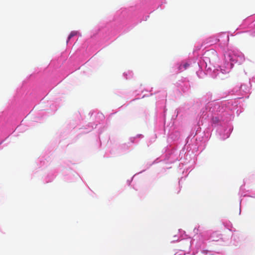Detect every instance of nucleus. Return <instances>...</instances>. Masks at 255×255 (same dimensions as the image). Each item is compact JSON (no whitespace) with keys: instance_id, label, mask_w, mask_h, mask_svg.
I'll return each instance as SVG.
<instances>
[{"instance_id":"obj_2","label":"nucleus","mask_w":255,"mask_h":255,"mask_svg":"<svg viewBox=\"0 0 255 255\" xmlns=\"http://www.w3.org/2000/svg\"><path fill=\"white\" fill-rule=\"evenodd\" d=\"M189 66V64L187 63H186L185 64H184L183 65H181L180 67H179V69L180 70H181L182 69V67L184 69H186L187 67H188Z\"/></svg>"},{"instance_id":"obj_3","label":"nucleus","mask_w":255,"mask_h":255,"mask_svg":"<svg viewBox=\"0 0 255 255\" xmlns=\"http://www.w3.org/2000/svg\"><path fill=\"white\" fill-rule=\"evenodd\" d=\"M212 120H213V122L214 123H217V122H218V119L216 117V118H213Z\"/></svg>"},{"instance_id":"obj_1","label":"nucleus","mask_w":255,"mask_h":255,"mask_svg":"<svg viewBox=\"0 0 255 255\" xmlns=\"http://www.w3.org/2000/svg\"><path fill=\"white\" fill-rule=\"evenodd\" d=\"M77 34V32L76 31H72L70 34H69L68 37V40H67V42H68V41L72 37H73L74 36L76 35Z\"/></svg>"}]
</instances>
